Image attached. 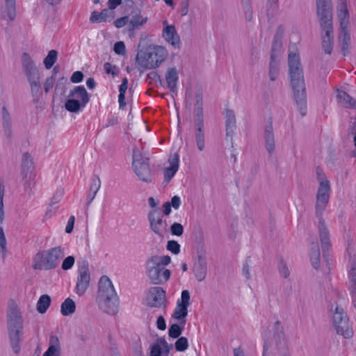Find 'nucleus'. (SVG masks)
Here are the masks:
<instances>
[{"mask_svg": "<svg viewBox=\"0 0 356 356\" xmlns=\"http://www.w3.org/2000/svg\"><path fill=\"white\" fill-rule=\"evenodd\" d=\"M129 22V17L124 16L120 18L117 19L114 22V25L117 28H122L126 24H127Z\"/></svg>", "mask_w": 356, "mask_h": 356, "instance_id": "nucleus-58", "label": "nucleus"}, {"mask_svg": "<svg viewBox=\"0 0 356 356\" xmlns=\"http://www.w3.org/2000/svg\"><path fill=\"white\" fill-rule=\"evenodd\" d=\"M148 159L143 158L140 150L135 147L133 149V168L143 163L147 162Z\"/></svg>", "mask_w": 356, "mask_h": 356, "instance_id": "nucleus-42", "label": "nucleus"}, {"mask_svg": "<svg viewBox=\"0 0 356 356\" xmlns=\"http://www.w3.org/2000/svg\"><path fill=\"white\" fill-rule=\"evenodd\" d=\"M341 50L343 56L349 53V47L350 45V35L348 29L339 30L338 36Z\"/></svg>", "mask_w": 356, "mask_h": 356, "instance_id": "nucleus-27", "label": "nucleus"}, {"mask_svg": "<svg viewBox=\"0 0 356 356\" xmlns=\"http://www.w3.org/2000/svg\"><path fill=\"white\" fill-rule=\"evenodd\" d=\"M195 138L198 149H204L205 136L204 132V120L202 108H194Z\"/></svg>", "mask_w": 356, "mask_h": 356, "instance_id": "nucleus-12", "label": "nucleus"}, {"mask_svg": "<svg viewBox=\"0 0 356 356\" xmlns=\"http://www.w3.org/2000/svg\"><path fill=\"white\" fill-rule=\"evenodd\" d=\"M316 5L319 23L333 20L332 3L331 0H316Z\"/></svg>", "mask_w": 356, "mask_h": 356, "instance_id": "nucleus-16", "label": "nucleus"}, {"mask_svg": "<svg viewBox=\"0 0 356 356\" xmlns=\"http://www.w3.org/2000/svg\"><path fill=\"white\" fill-rule=\"evenodd\" d=\"M317 180L319 186L316 195L315 212L318 218V230L321 244L323 258L327 261L330 250L332 248L330 234L325 222L323 218V213L329 203L331 192L330 182L327 179L323 170L320 167L316 168Z\"/></svg>", "mask_w": 356, "mask_h": 356, "instance_id": "nucleus-1", "label": "nucleus"}, {"mask_svg": "<svg viewBox=\"0 0 356 356\" xmlns=\"http://www.w3.org/2000/svg\"><path fill=\"white\" fill-rule=\"evenodd\" d=\"M122 3V0H108V7L110 10L115 9L118 6Z\"/></svg>", "mask_w": 356, "mask_h": 356, "instance_id": "nucleus-63", "label": "nucleus"}, {"mask_svg": "<svg viewBox=\"0 0 356 356\" xmlns=\"http://www.w3.org/2000/svg\"><path fill=\"white\" fill-rule=\"evenodd\" d=\"M333 324L338 334L345 339H350L353 336V330L349 318L344 313L343 308L337 305L333 314Z\"/></svg>", "mask_w": 356, "mask_h": 356, "instance_id": "nucleus-10", "label": "nucleus"}, {"mask_svg": "<svg viewBox=\"0 0 356 356\" xmlns=\"http://www.w3.org/2000/svg\"><path fill=\"white\" fill-rule=\"evenodd\" d=\"M60 344L57 337L51 336L49 338V346L43 356H59Z\"/></svg>", "mask_w": 356, "mask_h": 356, "instance_id": "nucleus-32", "label": "nucleus"}, {"mask_svg": "<svg viewBox=\"0 0 356 356\" xmlns=\"http://www.w3.org/2000/svg\"><path fill=\"white\" fill-rule=\"evenodd\" d=\"M170 232L172 235L180 236L184 233V227L179 222H174L170 227Z\"/></svg>", "mask_w": 356, "mask_h": 356, "instance_id": "nucleus-47", "label": "nucleus"}, {"mask_svg": "<svg viewBox=\"0 0 356 356\" xmlns=\"http://www.w3.org/2000/svg\"><path fill=\"white\" fill-rule=\"evenodd\" d=\"M226 136L232 139L234 130L236 129V116L234 112L231 109H227L225 113Z\"/></svg>", "mask_w": 356, "mask_h": 356, "instance_id": "nucleus-24", "label": "nucleus"}, {"mask_svg": "<svg viewBox=\"0 0 356 356\" xmlns=\"http://www.w3.org/2000/svg\"><path fill=\"white\" fill-rule=\"evenodd\" d=\"M152 231L159 235L163 236L168 226L165 220H163V215L158 209L150 211L147 216Z\"/></svg>", "mask_w": 356, "mask_h": 356, "instance_id": "nucleus-14", "label": "nucleus"}, {"mask_svg": "<svg viewBox=\"0 0 356 356\" xmlns=\"http://www.w3.org/2000/svg\"><path fill=\"white\" fill-rule=\"evenodd\" d=\"M65 257V248L58 245L38 252L33 258L35 270H51L57 268Z\"/></svg>", "mask_w": 356, "mask_h": 356, "instance_id": "nucleus-5", "label": "nucleus"}, {"mask_svg": "<svg viewBox=\"0 0 356 356\" xmlns=\"http://www.w3.org/2000/svg\"><path fill=\"white\" fill-rule=\"evenodd\" d=\"M168 344L164 338H159L151 346L150 356H168Z\"/></svg>", "mask_w": 356, "mask_h": 356, "instance_id": "nucleus-20", "label": "nucleus"}, {"mask_svg": "<svg viewBox=\"0 0 356 356\" xmlns=\"http://www.w3.org/2000/svg\"><path fill=\"white\" fill-rule=\"evenodd\" d=\"M309 256L312 266L315 269H318L320 267L321 253L319 246L317 242L312 243Z\"/></svg>", "mask_w": 356, "mask_h": 356, "instance_id": "nucleus-33", "label": "nucleus"}, {"mask_svg": "<svg viewBox=\"0 0 356 356\" xmlns=\"http://www.w3.org/2000/svg\"><path fill=\"white\" fill-rule=\"evenodd\" d=\"M163 37L166 42L175 47H178L180 42L179 36L172 25L166 26L163 31Z\"/></svg>", "mask_w": 356, "mask_h": 356, "instance_id": "nucleus-18", "label": "nucleus"}, {"mask_svg": "<svg viewBox=\"0 0 356 356\" xmlns=\"http://www.w3.org/2000/svg\"><path fill=\"white\" fill-rule=\"evenodd\" d=\"M337 17L339 22V30L348 29L350 25L349 13L346 0H339Z\"/></svg>", "mask_w": 356, "mask_h": 356, "instance_id": "nucleus-17", "label": "nucleus"}, {"mask_svg": "<svg viewBox=\"0 0 356 356\" xmlns=\"http://www.w3.org/2000/svg\"><path fill=\"white\" fill-rule=\"evenodd\" d=\"M171 261L168 255H153L145 262V273L152 284H165L170 277V270L165 267Z\"/></svg>", "mask_w": 356, "mask_h": 356, "instance_id": "nucleus-4", "label": "nucleus"}, {"mask_svg": "<svg viewBox=\"0 0 356 356\" xmlns=\"http://www.w3.org/2000/svg\"><path fill=\"white\" fill-rule=\"evenodd\" d=\"M277 54L276 52H272L269 63L268 76L270 81H275L280 73L279 61L277 59Z\"/></svg>", "mask_w": 356, "mask_h": 356, "instance_id": "nucleus-28", "label": "nucleus"}, {"mask_svg": "<svg viewBox=\"0 0 356 356\" xmlns=\"http://www.w3.org/2000/svg\"><path fill=\"white\" fill-rule=\"evenodd\" d=\"M22 64L30 83L32 94L33 95L40 94L41 84L39 70L28 54L24 53L22 54Z\"/></svg>", "mask_w": 356, "mask_h": 356, "instance_id": "nucleus-8", "label": "nucleus"}, {"mask_svg": "<svg viewBox=\"0 0 356 356\" xmlns=\"http://www.w3.org/2000/svg\"><path fill=\"white\" fill-rule=\"evenodd\" d=\"M98 287L97 302L99 309L108 314L115 315L118 312L119 299L108 277L102 276Z\"/></svg>", "mask_w": 356, "mask_h": 356, "instance_id": "nucleus-3", "label": "nucleus"}, {"mask_svg": "<svg viewBox=\"0 0 356 356\" xmlns=\"http://www.w3.org/2000/svg\"><path fill=\"white\" fill-rule=\"evenodd\" d=\"M167 56L166 49L156 46L146 51L138 53L136 60L139 65L145 69H154L159 67Z\"/></svg>", "mask_w": 356, "mask_h": 356, "instance_id": "nucleus-7", "label": "nucleus"}, {"mask_svg": "<svg viewBox=\"0 0 356 356\" xmlns=\"http://www.w3.org/2000/svg\"><path fill=\"white\" fill-rule=\"evenodd\" d=\"M90 282V273L89 271L88 263L83 261L78 268V277L76 285V293L79 296H83L89 286Z\"/></svg>", "mask_w": 356, "mask_h": 356, "instance_id": "nucleus-13", "label": "nucleus"}, {"mask_svg": "<svg viewBox=\"0 0 356 356\" xmlns=\"http://www.w3.org/2000/svg\"><path fill=\"white\" fill-rule=\"evenodd\" d=\"M16 16L15 0H5V4L1 8V17L13 21Z\"/></svg>", "mask_w": 356, "mask_h": 356, "instance_id": "nucleus-19", "label": "nucleus"}, {"mask_svg": "<svg viewBox=\"0 0 356 356\" xmlns=\"http://www.w3.org/2000/svg\"><path fill=\"white\" fill-rule=\"evenodd\" d=\"M76 309L75 302L70 298H67L61 304L60 312L63 316H69L74 313Z\"/></svg>", "mask_w": 356, "mask_h": 356, "instance_id": "nucleus-36", "label": "nucleus"}, {"mask_svg": "<svg viewBox=\"0 0 356 356\" xmlns=\"http://www.w3.org/2000/svg\"><path fill=\"white\" fill-rule=\"evenodd\" d=\"M350 291L353 296V302L356 308V267H353L349 273Z\"/></svg>", "mask_w": 356, "mask_h": 356, "instance_id": "nucleus-35", "label": "nucleus"}, {"mask_svg": "<svg viewBox=\"0 0 356 356\" xmlns=\"http://www.w3.org/2000/svg\"><path fill=\"white\" fill-rule=\"evenodd\" d=\"M183 327L184 325L181 327L178 324L171 325L168 330L169 336L174 339L178 338L182 332Z\"/></svg>", "mask_w": 356, "mask_h": 356, "instance_id": "nucleus-43", "label": "nucleus"}, {"mask_svg": "<svg viewBox=\"0 0 356 356\" xmlns=\"http://www.w3.org/2000/svg\"><path fill=\"white\" fill-rule=\"evenodd\" d=\"M22 174L24 179H26V187L31 188L34 185L32 182L35 177L33 159L29 153H24L22 159Z\"/></svg>", "mask_w": 356, "mask_h": 356, "instance_id": "nucleus-15", "label": "nucleus"}, {"mask_svg": "<svg viewBox=\"0 0 356 356\" xmlns=\"http://www.w3.org/2000/svg\"><path fill=\"white\" fill-rule=\"evenodd\" d=\"M334 44V38H322V47L325 52L330 54L332 51Z\"/></svg>", "mask_w": 356, "mask_h": 356, "instance_id": "nucleus-46", "label": "nucleus"}, {"mask_svg": "<svg viewBox=\"0 0 356 356\" xmlns=\"http://www.w3.org/2000/svg\"><path fill=\"white\" fill-rule=\"evenodd\" d=\"M243 8L245 14V18L248 21L252 19V9L250 0H242Z\"/></svg>", "mask_w": 356, "mask_h": 356, "instance_id": "nucleus-44", "label": "nucleus"}, {"mask_svg": "<svg viewBox=\"0 0 356 356\" xmlns=\"http://www.w3.org/2000/svg\"><path fill=\"white\" fill-rule=\"evenodd\" d=\"M277 347L280 351L279 356H291L288 346H286V342L284 338L283 343L280 341V343L277 344Z\"/></svg>", "mask_w": 356, "mask_h": 356, "instance_id": "nucleus-51", "label": "nucleus"}, {"mask_svg": "<svg viewBox=\"0 0 356 356\" xmlns=\"http://www.w3.org/2000/svg\"><path fill=\"white\" fill-rule=\"evenodd\" d=\"M156 327L161 330H164L166 328L165 321L162 316H159L156 321Z\"/></svg>", "mask_w": 356, "mask_h": 356, "instance_id": "nucleus-62", "label": "nucleus"}, {"mask_svg": "<svg viewBox=\"0 0 356 356\" xmlns=\"http://www.w3.org/2000/svg\"><path fill=\"white\" fill-rule=\"evenodd\" d=\"M178 70L176 67L168 68L165 72L167 86L172 92H177L178 82Z\"/></svg>", "mask_w": 356, "mask_h": 356, "instance_id": "nucleus-23", "label": "nucleus"}, {"mask_svg": "<svg viewBox=\"0 0 356 356\" xmlns=\"http://www.w3.org/2000/svg\"><path fill=\"white\" fill-rule=\"evenodd\" d=\"M2 121L6 136L10 138L12 135V120L10 115L6 106L2 108Z\"/></svg>", "mask_w": 356, "mask_h": 356, "instance_id": "nucleus-31", "label": "nucleus"}, {"mask_svg": "<svg viewBox=\"0 0 356 356\" xmlns=\"http://www.w3.org/2000/svg\"><path fill=\"white\" fill-rule=\"evenodd\" d=\"M75 218L74 216L70 217L67 225L65 227V232L70 234L72 232L74 225Z\"/></svg>", "mask_w": 356, "mask_h": 356, "instance_id": "nucleus-60", "label": "nucleus"}, {"mask_svg": "<svg viewBox=\"0 0 356 356\" xmlns=\"http://www.w3.org/2000/svg\"><path fill=\"white\" fill-rule=\"evenodd\" d=\"M100 187V180L97 179V180H94V182L91 184L90 188V192L92 193V197H90L89 200V203H90L93 199L95 198L97 191H99Z\"/></svg>", "mask_w": 356, "mask_h": 356, "instance_id": "nucleus-53", "label": "nucleus"}, {"mask_svg": "<svg viewBox=\"0 0 356 356\" xmlns=\"http://www.w3.org/2000/svg\"><path fill=\"white\" fill-rule=\"evenodd\" d=\"M193 272L199 282L204 280L207 272V264L205 257L203 255L198 256L197 262L193 267Z\"/></svg>", "mask_w": 356, "mask_h": 356, "instance_id": "nucleus-21", "label": "nucleus"}, {"mask_svg": "<svg viewBox=\"0 0 356 356\" xmlns=\"http://www.w3.org/2000/svg\"><path fill=\"white\" fill-rule=\"evenodd\" d=\"M146 305L149 307H166L165 291L160 286L151 287L146 296Z\"/></svg>", "mask_w": 356, "mask_h": 356, "instance_id": "nucleus-11", "label": "nucleus"}, {"mask_svg": "<svg viewBox=\"0 0 356 356\" xmlns=\"http://www.w3.org/2000/svg\"><path fill=\"white\" fill-rule=\"evenodd\" d=\"M320 24L321 29V38H334L333 35V20L328 22H322Z\"/></svg>", "mask_w": 356, "mask_h": 356, "instance_id": "nucleus-37", "label": "nucleus"}, {"mask_svg": "<svg viewBox=\"0 0 356 356\" xmlns=\"http://www.w3.org/2000/svg\"><path fill=\"white\" fill-rule=\"evenodd\" d=\"M134 170L142 181L145 182H150L152 181L149 165L147 162L134 167Z\"/></svg>", "mask_w": 356, "mask_h": 356, "instance_id": "nucleus-26", "label": "nucleus"}, {"mask_svg": "<svg viewBox=\"0 0 356 356\" xmlns=\"http://www.w3.org/2000/svg\"><path fill=\"white\" fill-rule=\"evenodd\" d=\"M188 314V307L177 304L174 313L172 314V317L177 320L182 321L181 324L184 325L186 323L185 318Z\"/></svg>", "mask_w": 356, "mask_h": 356, "instance_id": "nucleus-39", "label": "nucleus"}, {"mask_svg": "<svg viewBox=\"0 0 356 356\" xmlns=\"http://www.w3.org/2000/svg\"><path fill=\"white\" fill-rule=\"evenodd\" d=\"M66 82L67 79L64 77H62L60 79H58L55 87V92H60V94L64 93L66 89Z\"/></svg>", "mask_w": 356, "mask_h": 356, "instance_id": "nucleus-52", "label": "nucleus"}, {"mask_svg": "<svg viewBox=\"0 0 356 356\" xmlns=\"http://www.w3.org/2000/svg\"><path fill=\"white\" fill-rule=\"evenodd\" d=\"M279 272L280 275L284 278H287L290 275V272L286 264L283 261H281L280 264Z\"/></svg>", "mask_w": 356, "mask_h": 356, "instance_id": "nucleus-57", "label": "nucleus"}, {"mask_svg": "<svg viewBox=\"0 0 356 356\" xmlns=\"http://www.w3.org/2000/svg\"><path fill=\"white\" fill-rule=\"evenodd\" d=\"M104 67L107 74H111L112 75L115 76L119 73L118 68L110 63H106Z\"/></svg>", "mask_w": 356, "mask_h": 356, "instance_id": "nucleus-54", "label": "nucleus"}, {"mask_svg": "<svg viewBox=\"0 0 356 356\" xmlns=\"http://www.w3.org/2000/svg\"><path fill=\"white\" fill-rule=\"evenodd\" d=\"M83 79V74L80 71L74 72L70 80L72 83H80L82 81Z\"/></svg>", "mask_w": 356, "mask_h": 356, "instance_id": "nucleus-59", "label": "nucleus"}, {"mask_svg": "<svg viewBox=\"0 0 356 356\" xmlns=\"http://www.w3.org/2000/svg\"><path fill=\"white\" fill-rule=\"evenodd\" d=\"M337 99L343 106L350 108H356V100L345 91L339 90Z\"/></svg>", "mask_w": 356, "mask_h": 356, "instance_id": "nucleus-30", "label": "nucleus"}, {"mask_svg": "<svg viewBox=\"0 0 356 356\" xmlns=\"http://www.w3.org/2000/svg\"><path fill=\"white\" fill-rule=\"evenodd\" d=\"M114 51L118 55H123L125 54V45L123 42H117L114 44Z\"/></svg>", "mask_w": 356, "mask_h": 356, "instance_id": "nucleus-56", "label": "nucleus"}, {"mask_svg": "<svg viewBox=\"0 0 356 356\" xmlns=\"http://www.w3.org/2000/svg\"><path fill=\"white\" fill-rule=\"evenodd\" d=\"M51 298L49 295L44 294L40 297L37 303V310L40 314H44L47 312L50 306Z\"/></svg>", "mask_w": 356, "mask_h": 356, "instance_id": "nucleus-38", "label": "nucleus"}, {"mask_svg": "<svg viewBox=\"0 0 356 356\" xmlns=\"http://www.w3.org/2000/svg\"><path fill=\"white\" fill-rule=\"evenodd\" d=\"M55 83V76L54 75L48 77L44 82V90L46 93H48L53 88Z\"/></svg>", "mask_w": 356, "mask_h": 356, "instance_id": "nucleus-55", "label": "nucleus"}, {"mask_svg": "<svg viewBox=\"0 0 356 356\" xmlns=\"http://www.w3.org/2000/svg\"><path fill=\"white\" fill-rule=\"evenodd\" d=\"M69 97L70 98L65 102V108L72 113H78L90 101L89 95L83 86L74 87L70 91Z\"/></svg>", "mask_w": 356, "mask_h": 356, "instance_id": "nucleus-9", "label": "nucleus"}, {"mask_svg": "<svg viewBox=\"0 0 356 356\" xmlns=\"http://www.w3.org/2000/svg\"><path fill=\"white\" fill-rule=\"evenodd\" d=\"M108 9H104L101 13L93 11L90 17L91 22H106L108 18Z\"/></svg>", "mask_w": 356, "mask_h": 356, "instance_id": "nucleus-40", "label": "nucleus"}, {"mask_svg": "<svg viewBox=\"0 0 356 356\" xmlns=\"http://www.w3.org/2000/svg\"><path fill=\"white\" fill-rule=\"evenodd\" d=\"M8 327L10 346L15 353L20 352V342L23 330L22 320L17 305L13 302L8 311Z\"/></svg>", "mask_w": 356, "mask_h": 356, "instance_id": "nucleus-6", "label": "nucleus"}, {"mask_svg": "<svg viewBox=\"0 0 356 356\" xmlns=\"http://www.w3.org/2000/svg\"><path fill=\"white\" fill-rule=\"evenodd\" d=\"M147 21V17H143L140 13L136 14L129 22L128 26L127 28L129 35L131 36L136 29H140L143 26Z\"/></svg>", "mask_w": 356, "mask_h": 356, "instance_id": "nucleus-25", "label": "nucleus"}, {"mask_svg": "<svg viewBox=\"0 0 356 356\" xmlns=\"http://www.w3.org/2000/svg\"><path fill=\"white\" fill-rule=\"evenodd\" d=\"M166 248L175 254H177L180 252V245L176 241H169L167 243Z\"/></svg>", "mask_w": 356, "mask_h": 356, "instance_id": "nucleus-48", "label": "nucleus"}, {"mask_svg": "<svg viewBox=\"0 0 356 356\" xmlns=\"http://www.w3.org/2000/svg\"><path fill=\"white\" fill-rule=\"evenodd\" d=\"M128 87V80L127 78L122 79V83L119 88L120 94H125Z\"/></svg>", "mask_w": 356, "mask_h": 356, "instance_id": "nucleus-64", "label": "nucleus"}, {"mask_svg": "<svg viewBox=\"0 0 356 356\" xmlns=\"http://www.w3.org/2000/svg\"><path fill=\"white\" fill-rule=\"evenodd\" d=\"M285 29L283 26L280 25L277 28L276 33L275 34L273 44H272V52L278 51L282 47V40L284 34Z\"/></svg>", "mask_w": 356, "mask_h": 356, "instance_id": "nucleus-34", "label": "nucleus"}, {"mask_svg": "<svg viewBox=\"0 0 356 356\" xmlns=\"http://www.w3.org/2000/svg\"><path fill=\"white\" fill-rule=\"evenodd\" d=\"M75 262V259L73 256H68L63 260L62 263V269L67 270L72 268Z\"/></svg>", "mask_w": 356, "mask_h": 356, "instance_id": "nucleus-50", "label": "nucleus"}, {"mask_svg": "<svg viewBox=\"0 0 356 356\" xmlns=\"http://www.w3.org/2000/svg\"><path fill=\"white\" fill-rule=\"evenodd\" d=\"M58 52L56 50L49 51L47 56L44 59V64L47 69L49 70L52 67L57 59Z\"/></svg>", "mask_w": 356, "mask_h": 356, "instance_id": "nucleus-41", "label": "nucleus"}, {"mask_svg": "<svg viewBox=\"0 0 356 356\" xmlns=\"http://www.w3.org/2000/svg\"><path fill=\"white\" fill-rule=\"evenodd\" d=\"M190 293L187 290H184L181 292V300L178 301L177 304L188 307L190 305Z\"/></svg>", "mask_w": 356, "mask_h": 356, "instance_id": "nucleus-49", "label": "nucleus"}, {"mask_svg": "<svg viewBox=\"0 0 356 356\" xmlns=\"http://www.w3.org/2000/svg\"><path fill=\"white\" fill-rule=\"evenodd\" d=\"M288 65L293 98L301 115L305 116L307 113L306 88L299 54L289 52Z\"/></svg>", "mask_w": 356, "mask_h": 356, "instance_id": "nucleus-2", "label": "nucleus"}, {"mask_svg": "<svg viewBox=\"0 0 356 356\" xmlns=\"http://www.w3.org/2000/svg\"><path fill=\"white\" fill-rule=\"evenodd\" d=\"M171 207H172L175 209H179L181 205V200L180 197L177 195H175L172 197L171 202H170Z\"/></svg>", "mask_w": 356, "mask_h": 356, "instance_id": "nucleus-61", "label": "nucleus"}, {"mask_svg": "<svg viewBox=\"0 0 356 356\" xmlns=\"http://www.w3.org/2000/svg\"><path fill=\"white\" fill-rule=\"evenodd\" d=\"M264 139L266 148L269 154H272L275 149V139L273 126L269 124L266 127L264 130Z\"/></svg>", "mask_w": 356, "mask_h": 356, "instance_id": "nucleus-29", "label": "nucleus"}, {"mask_svg": "<svg viewBox=\"0 0 356 356\" xmlns=\"http://www.w3.org/2000/svg\"><path fill=\"white\" fill-rule=\"evenodd\" d=\"M175 349L177 351L183 352L185 351L188 347V339L184 337H179L175 343Z\"/></svg>", "mask_w": 356, "mask_h": 356, "instance_id": "nucleus-45", "label": "nucleus"}, {"mask_svg": "<svg viewBox=\"0 0 356 356\" xmlns=\"http://www.w3.org/2000/svg\"><path fill=\"white\" fill-rule=\"evenodd\" d=\"M179 156L177 153L170 155L168 162L170 166L165 170V180L169 181L175 175L179 169Z\"/></svg>", "mask_w": 356, "mask_h": 356, "instance_id": "nucleus-22", "label": "nucleus"}]
</instances>
